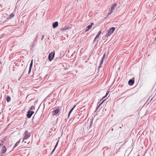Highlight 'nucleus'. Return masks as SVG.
I'll return each instance as SVG.
<instances>
[{
    "mask_svg": "<svg viewBox=\"0 0 156 156\" xmlns=\"http://www.w3.org/2000/svg\"><path fill=\"white\" fill-rule=\"evenodd\" d=\"M27 131H25V132L24 134V137L23 139V140L22 141V142H23L25 140H27L30 136V134H27Z\"/></svg>",
    "mask_w": 156,
    "mask_h": 156,
    "instance_id": "f03ea898",
    "label": "nucleus"
},
{
    "mask_svg": "<svg viewBox=\"0 0 156 156\" xmlns=\"http://www.w3.org/2000/svg\"><path fill=\"white\" fill-rule=\"evenodd\" d=\"M134 81L132 79L130 80L128 82V84L129 85H132L134 83Z\"/></svg>",
    "mask_w": 156,
    "mask_h": 156,
    "instance_id": "f8f14e48",
    "label": "nucleus"
},
{
    "mask_svg": "<svg viewBox=\"0 0 156 156\" xmlns=\"http://www.w3.org/2000/svg\"><path fill=\"white\" fill-rule=\"evenodd\" d=\"M155 39H156V38H155Z\"/></svg>",
    "mask_w": 156,
    "mask_h": 156,
    "instance_id": "c9c22d12",
    "label": "nucleus"
},
{
    "mask_svg": "<svg viewBox=\"0 0 156 156\" xmlns=\"http://www.w3.org/2000/svg\"><path fill=\"white\" fill-rule=\"evenodd\" d=\"M7 149L5 146H3L2 149V153L4 154L5 152Z\"/></svg>",
    "mask_w": 156,
    "mask_h": 156,
    "instance_id": "1a4fd4ad",
    "label": "nucleus"
},
{
    "mask_svg": "<svg viewBox=\"0 0 156 156\" xmlns=\"http://www.w3.org/2000/svg\"><path fill=\"white\" fill-rule=\"evenodd\" d=\"M36 113L34 115L33 117V119H34L35 118V117H36Z\"/></svg>",
    "mask_w": 156,
    "mask_h": 156,
    "instance_id": "5701e85b",
    "label": "nucleus"
},
{
    "mask_svg": "<svg viewBox=\"0 0 156 156\" xmlns=\"http://www.w3.org/2000/svg\"><path fill=\"white\" fill-rule=\"evenodd\" d=\"M76 105H75L72 108V109L73 110L74 108H75L76 107Z\"/></svg>",
    "mask_w": 156,
    "mask_h": 156,
    "instance_id": "b1692460",
    "label": "nucleus"
},
{
    "mask_svg": "<svg viewBox=\"0 0 156 156\" xmlns=\"http://www.w3.org/2000/svg\"><path fill=\"white\" fill-rule=\"evenodd\" d=\"M101 31H99L96 35L95 37L94 38V39H97V38H98L100 36V35L101 34Z\"/></svg>",
    "mask_w": 156,
    "mask_h": 156,
    "instance_id": "ddd939ff",
    "label": "nucleus"
},
{
    "mask_svg": "<svg viewBox=\"0 0 156 156\" xmlns=\"http://www.w3.org/2000/svg\"><path fill=\"white\" fill-rule=\"evenodd\" d=\"M119 128H122V127H119Z\"/></svg>",
    "mask_w": 156,
    "mask_h": 156,
    "instance_id": "473e14b6",
    "label": "nucleus"
},
{
    "mask_svg": "<svg viewBox=\"0 0 156 156\" xmlns=\"http://www.w3.org/2000/svg\"><path fill=\"white\" fill-rule=\"evenodd\" d=\"M109 93V91H107V93H106V94L105 95V97H107V95Z\"/></svg>",
    "mask_w": 156,
    "mask_h": 156,
    "instance_id": "4be33fe9",
    "label": "nucleus"
},
{
    "mask_svg": "<svg viewBox=\"0 0 156 156\" xmlns=\"http://www.w3.org/2000/svg\"><path fill=\"white\" fill-rule=\"evenodd\" d=\"M58 141H59V140L58 141V142H57L56 145H55V148H54L53 149V151H52V152H53L55 150L56 148V147H57L58 145Z\"/></svg>",
    "mask_w": 156,
    "mask_h": 156,
    "instance_id": "f3484780",
    "label": "nucleus"
},
{
    "mask_svg": "<svg viewBox=\"0 0 156 156\" xmlns=\"http://www.w3.org/2000/svg\"><path fill=\"white\" fill-rule=\"evenodd\" d=\"M58 25V23L57 21L54 22L53 23L52 26L53 28H55Z\"/></svg>",
    "mask_w": 156,
    "mask_h": 156,
    "instance_id": "9d476101",
    "label": "nucleus"
},
{
    "mask_svg": "<svg viewBox=\"0 0 156 156\" xmlns=\"http://www.w3.org/2000/svg\"><path fill=\"white\" fill-rule=\"evenodd\" d=\"M29 143H30V142H29L27 144V142L26 141H25L23 142L24 145L26 146L27 144H28Z\"/></svg>",
    "mask_w": 156,
    "mask_h": 156,
    "instance_id": "aec40b11",
    "label": "nucleus"
},
{
    "mask_svg": "<svg viewBox=\"0 0 156 156\" xmlns=\"http://www.w3.org/2000/svg\"><path fill=\"white\" fill-rule=\"evenodd\" d=\"M105 97V96H104L103 97V98H105V97Z\"/></svg>",
    "mask_w": 156,
    "mask_h": 156,
    "instance_id": "c85d7f7f",
    "label": "nucleus"
},
{
    "mask_svg": "<svg viewBox=\"0 0 156 156\" xmlns=\"http://www.w3.org/2000/svg\"><path fill=\"white\" fill-rule=\"evenodd\" d=\"M73 110L71 109L70 110V111L69 113V114H68V118H69V115H70V114H71V113L72 112V111H73Z\"/></svg>",
    "mask_w": 156,
    "mask_h": 156,
    "instance_id": "6ab92c4d",
    "label": "nucleus"
},
{
    "mask_svg": "<svg viewBox=\"0 0 156 156\" xmlns=\"http://www.w3.org/2000/svg\"><path fill=\"white\" fill-rule=\"evenodd\" d=\"M1 63V62H0V64Z\"/></svg>",
    "mask_w": 156,
    "mask_h": 156,
    "instance_id": "72a5a7b5",
    "label": "nucleus"
},
{
    "mask_svg": "<svg viewBox=\"0 0 156 156\" xmlns=\"http://www.w3.org/2000/svg\"><path fill=\"white\" fill-rule=\"evenodd\" d=\"M105 54H104L103 55V57L102 58L101 60V61L100 63V66H99V68H100V67H101V66L102 64L103 63V61H104V59H105Z\"/></svg>",
    "mask_w": 156,
    "mask_h": 156,
    "instance_id": "423d86ee",
    "label": "nucleus"
},
{
    "mask_svg": "<svg viewBox=\"0 0 156 156\" xmlns=\"http://www.w3.org/2000/svg\"><path fill=\"white\" fill-rule=\"evenodd\" d=\"M104 101H103L102 102H101L98 105V107L100 106L101 105V104L103 103Z\"/></svg>",
    "mask_w": 156,
    "mask_h": 156,
    "instance_id": "393cba45",
    "label": "nucleus"
},
{
    "mask_svg": "<svg viewBox=\"0 0 156 156\" xmlns=\"http://www.w3.org/2000/svg\"><path fill=\"white\" fill-rule=\"evenodd\" d=\"M35 109V108L34 106H32L30 107V108L29 109H30L29 110L30 111V110H34Z\"/></svg>",
    "mask_w": 156,
    "mask_h": 156,
    "instance_id": "a211bd4d",
    "label": "nucleus"
},
{
    "mask_svg": "<svg viewBox=\"0 0 156 156\" xmlns=\"http://www.w3.org/2000/svg\"><path fill=\"white\" fill-rule=\"evenodd\" d=\"M34 111L28 110L27 112V117L28 118H30L32 115L34 113Z\"/></svg>",
    "mask_w": 156,
    "mask_h": 156,
    "instance_id": "39448f33",
    "label": "nucleus"
},
{
    "mask_svg": "<svg viewBox=\"0 0 156 156\" xmlns=\"http://www.w3.org/2000/svg\"><path fill=\"white\" fill-rule=\"evenodd\" d=\"M44 38V35H42L41 37V39H43Z\"/></svg>",
    "mask_w": 156,
    "mask_h": 156,
    "instance_id": "a878e982",
    "label": "nucleus"
},
{
    "mask_svg": "<svg viewBox=\"0 0 156 156\" xmlns=\"http://www.w3.org/2000/svg\"><path fill=\"white\" fill-rule=\"evenodd\" d=\"M14 14L13 13H12L10 15L9 17V18H7V19H9L13 17H14Z\"/></svg>",
    "mask_w": 156,
    "mask_h": 156,
    "instance_id": "2eb2a0df",
    "label": "nucleus"
},
{
    "mask_svg": "<svg viewBox=\"0 0 156 156\" xmlns=\"http://www.w3.org/2000/svg\"><path fill=\"white\" fill-rule=\"evenodd\" d=\"M33 63V60H32L31 61V62H30V67H29V70L28 74H29L31 71L32 67V66Z\"/></svg>",
    "mask_w": 156,
    "mask_h": 156,
    "instance_id": "6e6552de",
    "label": "nucleus"
},
{
    "mask_svg": "<svg viewBox=\"0 0 156 156\" xmlns=\"http://www.w3.org/2000/svg\"><path fill=\"white\" fill-rule=\"evenodd\" d=\"M21 140V139H20L15 144L13 148H15V147H16L19 144V143H20V141Z\"/></svg>",
    "mask_w": 156,
    "mask_h": 156,
    "instance_id": "4468645a",
    "label": "nucleus"
},
{
    "mask_svg": "<svg viewBox=\"0 0 156 156\" xmlns=\"http://www.w3.org/2000/svg\"><path fill=\"white\" fill-rule=\"evenodd\" d=\"M117 4L116 3H114L112 4L111 9H110V13H109L108 14V15H110L111 13H112L114 10L115 9V8L117 6Z\"/></svg>",
    "mask_w": 156,
    "mask_h": 156,
    "instance_id": "7ed1b4c3",
    "label": "nucleus"
},
{
    "mask_svg": "<svg viewBox=\"0 0 156 156\" xmlns=\"http://www.w3.org/2000/svg\"><path fill=\"white\" fill-rule=\"evenodd\" d=\"M53 153V152H52H52H51V154H52V153Z\"/></svg>",
    "mask_w": 156,
    "mask_h": 156,
    "instance_id": "c756f323",
    "label": "nucleus"
},
{
    "mask_svg": "<svg viewBox=\"0 0 156 156\" xmlns=\"http://www.w3.org/2000/svg\"><path fill=\"white\" fill-rule=\"evenodd\" d=\"M96 40L94 39V43L95 42V41H96Z\"/></svg>",
    "mask_w": 156,
    "mask_h": 156,
    "instance_id": "cd10ccee",
    "label": "nucleus"
},
{
    "mask_svg": "<svg viewBox=\"0 0 156 156\" xmlns=\"http://www.w3.org/2000/svg\"><path fill=\"white\" fill-rule=\"evenodd\" d=\"M115 30V27H112L110 28L106 33L105 36H106L107 37L110 36L113 33Z\"/></svg>",
    "mask_w": 156,
    "mask_h": 156,
    "instance_id": "f257e3e1",
    "label": "nucleus"
},
{
    "mask_svg": "<svg viewBox=\"0 0 156 156\" xmlns=\"http://www.w3.org/2000/svg\"><path fill=\"white\" fill-rule=\"evenodd\" d=\"M59 108H58L56 110L54 111L53 112V115H54L57 114L59 112Z\"/></svg>",
    "mask_w": 156,
    "mask_h": 156,
    "instance_id": "9b49d317",
    "label": "nucleus"
},
{
    "mask_svg": "<svg viewBox=\"0 0 156 156\" xmlns=\"http://www.w3.org/2000/svg\"><path fill=\"white\" fill-rule=\"evenodd\" d=\"M11 100V98L9 96H7V98H6V101L7 102H9Z\"/></svg>",
    "mask_w": 156,
    "mask_h": 156,
    "instance_id": "dca6fc26",
    "label": "nucleus"
},
{
    "mask_svg": "<svg viewBox=\"0 0 156 156\" xmlns=\"http://www.w3.org/2000/svg\"><path fill=\"white\" fill-rule=\"evenodd\" d=\"M5 34H2L1 36V37H0V38H2L5 35Z\"/></svg>",
    "mask_w": 156,
    "mask_h": 156,
    "instance_id": "412c9836",
    "label": "nucleus"
},
{
    "mask_svg": "<svg viewBox=\"0 0 156 156\" xmlns=\"http://www.w3.org/2000/svg\"><path fill=\"white\" fill-rule=\"evenodd\" d=\"M55 56V52L50 53L48 55V59L50 61H51L53 59Z\"/></svg>",
    "mask_w": 156,
    "mask_h": 156,
    "instance_id": "20e7f679",
    "label": "nucleus"
},
{
    "mask_svg": "<svg viewBox=\"0 0 156 156\" xmlns=\"http://www.w3.org/2000/svg\"><path fill=\"white\" fill-rule=\"evenodd\" d=\"M67 29V28L66 27H65L63 29V30H66Z\"/></svg>",
    "mask_w": 156,
    "mask_h": 156,
    "instance_id": "bb28decb",
    "label": "nucleus"
},
{
    "mask_svg": "<svg viewBox=\"0 0 156 156\" xmlns=\"http://www.w3.org/2000/svg\"><path fill=\"white\" fill-rule=\"evenodd\" d=\"M93 24H94V23H91L86 28V29L85 31L87 32V31H88L89 30V29H90L91 28L92 25Z\"/></svg>",
    "mask_w": 156,
    "mask_h": 156,
    "instance_id": "0eeeda50",
    "label": "nucleus"
},
{
    "mask_svg": "<svg viewBox=\"0 0 156 156\" xmlns=\"http://www.w3.org/2000/svg\"><path fill=\"white\" fill-rule=\"evenodd\" d=\"M113 128L112 129V131H113Z\"/></svg>",
    "mask_w": 156,
    "mask_h": 156,
    "instance_id": "7c9ffc66",
    "label": "nucleus"
},
{
    "mask_svg": "<svg viewBox=\"0 0 156 156\" xmlns=\"http://www.w3.org/2000/svg\"><path fill=\"white\" fill-rule=\"evenodd\" d=\"M92 124H90V125H91Z\"/></svg>",
    "mask_w": 156,
    "mask_h": 156,
    "instance_id": "f704fd0d",
    "label": "nucleus"
},
{
    "mask_svg": "<svg viewBox=\"0 0 156 156\" xmlns=\"http://www.w3.org/2000/svg\"><path fill=\"white\" fill-rule=\"evenodd\" d=\"M1 145H2V144H0V146Z\"/></svg>",
    "mask_w": 156,
    "mask_h": 156,
    "instance_id": "e433bc0d",
    "label": "nucleus"
},
{
    "mask_svg": "<svg viewBox=\"0 0 156 156\" xmlns=\"http://www.w3.org/2000/svg\"><path fill=\"white\" fill-rule=\"evenodd\" d=\"M25 70H24V71H23V73H24L25 72Z\"/></svg>",
    "mask_w": 156,
    "mask_h": 156,
    "instance_id": "2f4dec72",
    "label": "nucleus"
}]
</instances>
